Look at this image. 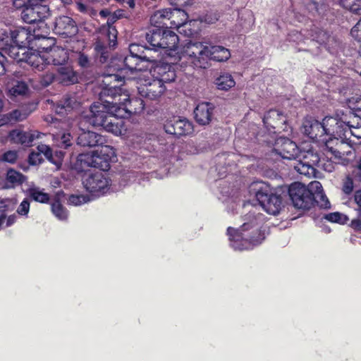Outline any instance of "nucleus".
<instances>
[{
	"label": "nucleus",
	"mask_w": 361,
	"mask_h": 361,
	"mask_svg": "<svg viewBox=\"0 0 361 361\" xmlns=\"http://www.w3.org/2000/svg\"><path fill=\"white\" fill-rule=\"evenodd\" d=\"M100 92L102 99L109 97V99H105V102L112 104L110 109L123 120L133 114H140L145 109V103L142 98L138 97H130L128 94H122V89L116 85H111V83L106 84Z\"/></svg>",
	"instance_id": "obj_1"
},
{
	"label": "nucleus",
	"mask_w": 361,
	"mask_h": 361,
	"mask_svg": "<svg viewBox=\"0 0 361 361\" xmlns=\"http://www.w3.org/2000/svg\"><path fill=\"white\" fill-rule=\"evenodd\" d=\"M105 99H109V97H105L102 99L99 94V99L101 102H94L90 106V114L85 116L84 118L92 126L102 127L107 132L116 135H120L124 127V121L119 118L110 109L112 108V104L105 102Z\"/></svg>",
	"instance_id": "obj_2"
},
{
	"label": "nucleus",
	"mask_w": 361,
	"mask_h": 361,
	"mask_svg": "<svg viewBox=\"0 0 361 361\" xmlns=\"http://www.w3.org/2000/svg\"><path fill=\"white\" fill-rule=\"evenodd\" d=\"M208 45L204 42L191 41L186 44L184 52L178 54L174 61H169L173 65L179 63L180 68L188 66L193 68H205L204 66L206 61L207 53H208Z\"/></svg>",
	"instance_id": "obj_3"
},
{
	"label": "nucleus",
	"mask_w": 361,
	"mask_h": 361,
	"mask_svg": "<svg viewBox=\"0 0 361 361\" xmlns=\"http://www.w3.org/2000/svg\"><path fill=\"white\" fill-rule=\"evenodd\" d=\"M264 231V227L258 228L257 231H255V228L242 231V229L228 227L227 235L234 249L243 250L249 249L250 246L261 244L265 238Z\"/></svg>",
	"instance_id": "obj_4"
},
{
	"label": "nucleus",
	"mask_w": 361,
	"mask_h": 361,
	"mask_svg": "<svg viewBox=\"0 0 361 361\" xmlns=\"http://www.w3.org/2000/svg\"><path fill=\"white\" fill-rule=\"evenodd\" d=\"M324 123L326 125L328 137L331 139V137L341 138H347L348 134L357 138V141H353L355 144L361 145V136L356 135L352 131V126L350 121H342L337 119L332 116H326L324 118Z\"/></svg>",
	"instance_id": "obj_5"
},
{
	"label": "nucleus",
	"mask_w": 361,
	"mask_h": 361,
	"mask_svg": "<svg viewBox=\"0 0 361 361\" xmlns=\"http://www.w3.org/2000/svg\"><path fill=\"white\" fill-rule=\"evenodd\" d=\"M49 16L48 6L43 5L40 0H27L21 11V18L29 24L41 22Z\"/></svg>",
	"instance_id": "obj_6"
},
{
	"label": "nucleus",
	"mask_w": 361,
	"mask_h": 361,
	"mask_svg": "<svg viewBox=\"0 0 361 361\" xmlns=\"http://www.w3.org/2000/svg\"><path fill=\"white\" fill-rule=\"evenodd\" d=\"M321 157L313 149L307 151H300L298 163L295 166V169L302 175L307 177H315L317 166L321 161Z\"/></svg>",
	"instance_id": "obj_7"
},
{
	"label": "nucleus",
	"mask_w": 361,
	"mask_h": 361,
	"mask_svg": "<svg viewBox=\"0 0 361 361\" xmlns=\"http://www.w3.org/2000/svg\"><path fill=\"white\" fill-rule=\"evenodd\" d=\"M272 140H264L267 145H273V151L283 159H296L300 149L296 143L288 137L271 136Z\"/></svg>",
	"instance_id": "obj_8"
},
{
	"label": "nucleus",
	"mask_w": 361,
	"mask_h": 361,
	"mask_svg": "<svg viewBox=\"0 0 361 361\" xmlns=\"http://www.w3.org/2000/svg\"><path fill=\"white\" fill-rule=\"evenodd\" d=\"M288 195L293 206L298 209L309 210L314 206L312 195L306 186L300 182H294L290 185Z\"/></svg>",
	"instance_id": "obj_9"
},
{
	"label": "nucleus",
	"mask_w": 361,
	"mask_h": 361,
	"mask_svg": "<svg viewBox=\"0 0 361 361\" xmlns=\"http://www.w3.org/2000/svg\"><path fill=\"white\" fill-rule=\"evenodd\" d=\"M257 200L268 214L276 215L282 204V197L273 193L268 185L260 187L255 193Z\"/></svg>",
	"instance_id": "obj_10"
},
{
	"label": "nucleus",
	"mask_w": 361,
	"mask_h": 361,
	"mask_svg": "<svg viewBox=\"0 0 361 361\" xmlns=\"http://www.w3.org/2000/svg\"><path fill=\"white\" fill-rule=\"evenodd\" d=\"M263 123L272 136L288 131L287 116L278 109L269 110L263 117Z\"/></svg>",
	"instance_id": "obj_11"
},
{
	"label": "nucleus",
	"mask_w": 361,
	"mask_h": 361,
	"mask_svg": "<svg viewBox=\"0 0 361 361\" xmlns=\"http://www.w3.org/2000/svg\"><path fill=\"white\" fill-rule=\"evenodd\" d=\"M164 129L167 134L180 137L192 133L193 126L187 118L173 116L166 120Z\"/></svg>",
	"instance_id": "obj_12"
},
{
	"label": "nucleus",
	"mask_w": 361,
	"mask_h": 361,
	"mask_svg": "<svg viewBox=\"0 0 361 361\" xmlns=\"http://www.w3.org/2000/svg\"><path fill=\"white\" fill-rule=\"evenodd\" d=\"M305 133L313 141L325 144L329 147L328 142L331 140L328 137L324 118L322 122L316 119L306 120L303 124Z\"/></svg>",
	"instance_id": "obj_13"
},
{
	"label": "nucleus",
	"mask_w": 361,
	"mask_h": 361,
	"mask_svg": "<svg viewBox=\"0 0 361 361\" xmlns=\"http://www.w3.org/2000/svg\"><path fill=\"white\" fill-rule=\"evenodd\" d=\"M111 180L102 172L92 173L83 181L86 190L92 194H104L109 189Z\"/></svg>",
	"instance_id": "obj_14"
},
{
	"label": "nucleus",
	"mask_w": 361,
	"mask_h": 361,
	"mask_svg": "<svg viewBox=\"0 0 361 361\" xmlns=\"http://www.w3.org/2000/svg\"><path fill=\"white\" fill-rule=\"evenodd\" d=\"M178 37L173 31L168 30L167 28L164 31L163 39L161 40L160 49H167V59H165L166 65H173L169 61H174L175 58L177 57L178 52H176V48L178 43Z\"/></svg>",
	"instance_id": "obj_15"
},
{
	"label": "nucleus",
	"mask_w": 361,
	"mask_h": 361,
	"mask_svg": "<svg viewBox=\"0 0 361 361\" xmlns=\"http://www.w3.org/2000/svg\"><path fill=\"white\" fill-rule=\"evenodd\" d=\"M40 133L37 131H24L14 129L9 131L6 140L11 144L20 145L23 147H30L35 139L39 137Z\"/></svg>",
	"instance_id": "obj_16"
},
{
	"label": "nucleus",
	"mask_w": 361,
	"mask_h": 361,
	"mask_svg": "<svg viewBox=\"0 0 361 361\" xmlns=\"http://www.w3.org/2000/svg\"><path fill=\"white\" fill-rule=\"evenodd\" d=\"M54 31L64 37H71L77 34L78 27L71 18L62 16L56 19Z\"/></svg>",
	"instance_id": "obj_17"
},
{
	"label": "nucleus",
	"mask_w": 361,
	"mask_h": 361,
	"mask_svg": "<svg viewBox=\"0 0 361 361\" xmlns=\"http://www.w3.org/2000/svg\"><path fill=\"white\" fill-rule=\"evenodd\" d=\"M165 90L164 85L156 78H154L152 82L138 87L140 96L151 100L158 99L164 92Z\"/></svg>",
	"instance_id": "obj_18"
},
{
	"label": "nucleus",
	"mask_w": 361,
	"mask_h": 361,
	"mask_svg": "<svg viewBox=\"0 0 361 361\" xmlns=\"http://www.w3.org/2000/svg\"><path fill=\"white\" fill-rule=\"evenodd\" d=\"M215 106L211 102L199 103L195 110V120L201 126H206L210 123L214 116Z\"/></svg>",
	"instance_id": "obj_19"
},
{
	"label": "nucleus",
	"mask_w": 361,
	"mask_h": 361,
	"mask_svg": "<svg viewBox=\"0 0 361 361\" xmlns=\"http://www.w3.org/2000/svg\"><path fill=\"white\" fill-rule=\"evenodd\" d=\"M27 180V177L20 171L10 168L7 170L6 177L0 178V188L2 189H13L21 185Z\"/></svg>",
	"instance_id": "obj_20"
},
{
	"label": "nucleus",
	"mask_w": 361,
	"mask_h": 361,
	"mask_svg": "<svg viewBox=\"0 0 361 361\" xmlns=\"http://www.w3.org/2000/svg\"><path fill=\"white\" fill-rule=\"evenodd\" d=\"M106 138L93 131H82L77 139V144L82 147H102L106 143Z\"/></svg>",
	"instance_id": "obj_21"
},
{
	"label": "nucleus",
	"mask_w": 361,
	"mask_h": 361,
	"mask_svg": "<svg viewBox=\"0 0 361 361\" xmlns=\"http://www.w3.org/2000/svg\"><path fill=\"white\" fill-rule=\"evenodd\" d=\"M244 223L239 229L242 231H248L251 228H255L257 231L258 228H263L265 223L264 215L256 212L255 211H250L243 216Z\"/></svg>",
	"instance_id": "obj_22"
},
{
	"label": "nucleus",
	"mask_w": 361,
	"mask_h": 361,
	"mask_svg": "<svg viewBox=\"0 0 361 361\" xmlns=\"http://www.w3.org/2000/svg\"><path fill=\"white\" fill-rule=\"evenodd\" d=\"M109 150H111V149L108 145H104L99 152H93L94 168L99 169L103 171H107L110 169L111 156L109 154L108 152Z\"/></svg>",
	"instance_id": "obj_23"
},
{
	"label": "nucleus",
	"mask_w": 361,
	"mask_h": 361,
	"mask_svg": "<svg viewBox=\"0 0 361 361\" xmlns=\"http://www.w3.org/2000/svg\"><path fill=\"white\" fill-rule=\"evenodd\" d=\"M131 73L137 71H149L153 78L159 79L162 84L173 82L176 78V69H129Z\"/></svg>",
	"instance_id": "obj_24"
},
{
	"label": "nucleus",
	"mask_w": 361,
	"mask_h": 361,
	"mask_svg": "<svg viewBox=\"0 0 361 361\" xmlns=\"http://www.w3.org/2000/svg\"><path fill=\"white\" fill-rule=\"evenodd\" d=\"M77 105L75 97L70 95H65L57 103L53 104V109L55 113L60 116H65L71 111Z\"/></svg>",
	"instance_id": "obj_25"
},
{
	"label": "nucleus",
	"mask_w": 361,
	"mask_h": 361,
	"mask_svg": "<svg viewBox=\"0 0 361 361\" xmlns=\"http://www.w3.org/2000/svg\"><path fill=\"white\" fill-rule=\"evenodd\" d=\"M230 57V51L222 46L209 45L208 47V53H207L206 61L209 59L222 62L227 61Z\"/></svg>",
	"instance_id": "obj_26"
},
{
	"label": "nucleus",
	"mask_w": 361,
	"mask_h": 361,
	"mask_svg": "<svg viewBox=\"0 0 361 361\" xmlns=\"http://www.w3.org/2000/svg\"><path fill=\"white\" fill-rule=\"evenodd\" d=\"M30 38V33L25 28L16 29L11 32V39L8 42L25 49L28 45Z\"/></svg>",
	"instance_id": "obj_27"
},
{
	"label": "nucleus",
	"mask_w": 361,
	"mask_h": 361,
	"mask_svg": "<svg viewBox=\"0 0 361 361\" xmlns=\"http://www.w3.org/2000/svg\"><path fill=\"white\" fill-rule=\"evenodd\" d=\"M173 14L171 8H164L154 12L150 18V23L154 27L168 28L167 25L164 23L165 20H169Z\"/></svg>",
	"instance_id": "obj_28"
},
{
	"label": "nucleus",
	"mask_w": 361,
	"mask_h": 361,
	"mask_svg": "<svg viewBox=\"0 0 361 361\" xmlns=\"http://www.w3.org/2000/svg\"><path fill=\"white\" fill-rule=\"evenodd\" d=\"M0 49L8 54L11 58L17 62H22L25 60L23 57H20L19 54V49H23L16 47V44L8 42V37L6 39L0 38Z\"/></svg>",
	"instance_id": "obj_29"
},
{
	"label": "nucleus",
	"mask_w": 361,
	"mask_h": 361,
	"mask_svg": "<svg viewBox=\"0 0 361 361\" xmlns=\"http://www.w3.org/2000/svg\"><path fill=\"white\" fill-rule=\"evenodd\" d=\"M165 28L152 27L146 34V39L152 49L160 48V42L164 34Z\"/></svg>",
	"instance_id": "obj_30"
},
{
	"label": "nucleus",
	"mask_w": 361,
	"mask_h": 361,
	"mask_svg": "<svg viewBox=\"0 0 361 361\" xmlns=\"http://www.w3.org/2000/svg\"><path fill=\"white\" fill-rule=\"evenodd\" d=\"M307 35L309 37L306 40L308 44L316 42L320 45H324L328 39L329 34L319 27H314L308 32Z\"/></svg>",
	"instance_id": "obj_31"
},
{
	"label": "nucleus",
	"mask_w": 361,
	"mask_h": 361,
	"mask_svg": "<svg viewBox=\"0 0 361 361\" xmlns=\"http://www.w3.org/2000/svg\"><path fill=\"white\" fill-rule=\"evenodd\" d=\"M28 91V86L25 82L17 81L16 84L8 90L7 96L11 100H14V99L18 96H25L27 94Z\"/></svg>",
	"instance_id": "obj_32"
},
{
	"label": "nucleus",
	"mask_w": 361,
	"mask_h": 361,
	"mask_svg": "<svg viewBox=\"0 0 361 361\" xmlns=\"http://www.w3.org/2000/svg\"><path fill=\"white\" fill-rule=\"evenodd\" d=\"M51 209L54 215L60 220H66L68 216V212L61 204L59 197H55L51 204Z\"/></svg>",
	"instance_id": "obj_33"
},
{
	"label": "nucleus",
	"mask_w": 361,
	"mask_h": 361,
	"mask_svg": "<svg viewBox=\"0 0 361 361\" xmlns=\"http://www.w3.org/2000/svg\"><path fill=\"white\" fill-rule=\"evenodd\" d=\"M29 197L32 200L42 203L47 204L50 200V196L48 193L44 192L39 188L33 187L27 189Z\"/></svg>",
	"instance_id": "obj_34"
},
{
	"label": "nucleus",
	"mask_w": 361,
	"mask_h": 361,
	"mask_svg": "<svg viewBox=\"0 0 361 361\" xmlns=\"http://www.w3.org/2000/svg\"><path fill=\"white\" fill-rule=\"evenodd\" d=\"M94 156L92 154H80L76 160L75 166L78 171H85L87 167H93Z\"/></svg>",
	"instance_id": "obj_35"
},
{
	"label": "nucleus",
	"mask_w": 361,
	"mask_h": 361,
	"mask_svg": "<svg viewBox=\"0 0 361 361\" xmlns=\"http://www.w3.org/2000/svg\"><path fill=\"white\" fill-rule=\"evenodd\" d=\"M142 49V47H140L137 44H131L129 47V51L130 53V56L132 58H139L141 61H147L151 63V68H158V61L157 59L147 58L146 56H142L140 54L142 52L140 49Z\"/></svg>",
	"instance_id": "obj_36"
},
{
	"label": "nucleus",
	"mask_w": 361,
	"mask_h": 361,
	"mask_svg": "<svg viewBox=\"0 0 361 361\" xmlns=\"http://www.w3.org/2000/svg\"><path fill=\"white\" fill-rule=\"evenodd\" d=\"M67 59L68 56L64 50L54 51L51 54V59L49 57L46 59V63L48 65L62 66L65 64Z\"/></svg>",
	"instance_id": "obj_37"
},
{
	"label": "nucleus",
	"mask_w": 361,
	"mask_h": 361,
	"mask_svg": "<svg viewBox=\"0 0 361 361\" xmlns=\"http://www.w3.org/2000/svg\"><path fill=\"white\" fill-rule=\"evenodd\" d=\"M215 84L219 90H228L232 87H234L235 82L230 74L221 75L216 79Z\"/></svg>",
	"instance_id": "obj_38"
},
{
	"label": "nucleus",
	"mask_w": 361,
	"mask_h": 361,
	"mask_svg": "<svg viewBox=\"0 0 361 361\" xmlns=\"http://www.w3.org/2000/svg\"><path fill=\"white\" fill-rule=\"evenodd\" d=\"M306 188H307L308 191H310V192L312 195L314 205L317 202V198H323L325 197L324 195L322 185L319 181L314 180L310 182L308 185L306 186Z\"/></svg>",
	"instance_id": "obj_39"
},
{
	"label": "nucleus",
	"mask_w": 361,
	"mask_h": 361,
	"mask_svg": "<svg viewBox=\"0 0 361 361\" xmlns=\"http://www.w3.org/2000/svg\"><path fill=\"white\" fill-rule=\"evenodd\" d=\"M328 7L326 0H310L307 4V9L310 12H315L319 15L324 14Z\"/></svg>",
	"instance_id": "obj_40"
},
{
	"label": "nucleus",
	"mask_w": 361,
	"mask_h": 361,
	"mask_svg": "<svg viewBox=\"0 0 361 361\" xmlns=\"http://www.w3.org/2000/svg\"><path fill=\"white\" fill-rule=\"evenodd\" d=\"M60 71L61 82L64 85L74 84L78 82V75L74 69H58Z\"/></svg>",
	"instance_id": "obj_41"
},
{
	"label": "nucleus",
	"mask_w": 361,
	"mask_h": 361,
	"mask_svg": "<svg viewBox=\"0 0 361 361\" xmlns=\"http://www.w3.org/2000/svg\"><path fill=\"white\" fill-rule=\"evenodd\" d=\"M323 219L329 222L336 223L341 225L345 224L348 221V217L346 215L338 212L326 214L324 216Z\"/></svg>",
	"instance_id": "obj_42"
},
{
	"label": "nucleus",
	"mask_w": 361,
	"mask_h": 361,
	"mask_svg": "<svg viewBox=\"0 0 361 361\" xmlns=\"http://www.w3.org/2000/svg\"><path fill=\"white\" fill-rule=\"evenodd\" d=\"M102 30L106 32V37L109 39V45L110 47H114L116 45L118 32L115 26H107L104 25L102 26Z\"/></svg>",
	"instance_id": "obj_43"
},
{
	"label": "nucleus",
	"mask_w": 361,
	"mask_h": 361,
	"mask_svg": "<svg viewBox=\"0 0 361 361\" xmlns=\"http://www.w3.org/2000/svg\"><path fill=\"white\" fill-rule=\"evenodd\" d=\"M340 4L344 8L353 13H357L361 10V1L360 0H341Z\"/></svg>",
	"instance_id": "obj_44"
},
{
	"label": "nucleus",
	"mask_w": 361,
	"mask_h": 361,
	"mask_svg": "<svg viewBox=\"0 0 361 361\" xmlns=\"http://www.w3.org/2000/svg\"><path fill=\"white\" fill-rule=\"evenodd\" d=\"M5 116L6 117V120L9 122L20 121L26 118V114H23L21 111L18 109L13 110L6 114Z\"/></svg>",
	"instance_id": "obj_45"
},
{
	"label": "nucleus",
	"mask_w": 361,
	"mask_h": 361,
	"mask_svg": "<svg viewBox=\"0 0 361 361\" xmlns=\"http://www.w3.org/2000/svg\"><path fill=\"white\" fill-rule=\"evenodd\" d=\"M87 200L88 198L86 195L72 194L68 197V203L71 205L78 206L85 203Z\"/></svg>",
	"instance_id": "obj_46"
},
{
	"label": "nucleus",
	"mask_w": 361,
	"mask_h": 361,
	"mask_svg": "<svg viewBox=\"0 0 361 361\" xmlns=\"http://www.w3.org/2000/svg\"><path fill=\"white\" fill-rule=\"evenodd\" d=\"M339 45V41L335 37L331 36L329 35L328 36V39L324 44L326 49L331 53L336 52Z\"/></svg>",
	"instance_id": "obj_47"
},
{
	"label": "nucleus",
	"mask_w": 361,
	"mask_h": 361,
	"mask_svg": "<svg viewBox=\"0 0 361 361\" xmlns=\"http://www.w3.org/2000/svg\"><path fill=\"white\" fill-rule=\"evenodd\" d=\"M319 169L324 170L326 172H332L334 170V164L331 160L322 157L321 161H319V164L317 166V171Z\"/></svg>",
	"instance_id": "obj_48"
},
{
	"label": "nucleus",
	"mask_w": 361,
	"mask_h": 361,
	"mask_svg": "<svg viewBox=\"0 0 361 361\" xmlns=\"http://www.w3.org/2000/svg\"><path fill=\"white\" fill-rule=\"evenodd\" d=\"M354 188V182L353 179L348 176L345 180H343L342 185V191L346 195H350L352 194Z\"/></svg>",
	"instance_id": "obj_49"
},
{
	"label": "nucleus",
	"mask_w": 361,
	"mask_h": 361,
	"mask_svg": "<svg viewBox=\"0 0 361 361\" xmlns=\"http://www.w3.org/2000/svg\"><path fill=\"white\" fill-rule=\"evenodd\" d=\"M125 16V11L122 9H118L114 11L113 13H111L109 18L107 20L106 25L107 26H114V24L118 20L123 18Z\"/></svg>",
	"instance_id": "obj_50"
},
{
	"label": "nucleus",
	"mask_w": 361,
	"mask_h": 361,
	"mask_svg": "<svg viewBox=\"0 0 361 361\" xmlns=\"http://www.w3.org/2000/svg\"><path fill=\"white\" fill-rule=\"evenodd\" d=\"M17 159V152L15 151L8 150L1 155L0 161L14 164L16 161Z\"/></svg>",
	"instance_id": "obj_51"
},
{
	"label": "nucleus",
	"mask_w": 361,
	"mask_h": 361,
	"mask_svg": "<svg viewBox=\"0 0 361 361\" xmlns=\"http://www.w3.org/2000/svg\"><path fill=\"white\" fill-rule=\"evenodd\" d=\"M30 203L27 198H25L17 209V213L20 216H27L30 211Z\"/></svg>",
	"instance_id": "obj_52"
},
{
	"label": "nucleus",
	"mask_w": 361,
	"mask_h": 361,
	"mask_svg": "<svg viewBox=\"0 0 361 361\" xmlns=\"http://www.w3.org/2000/svg\"><path fill=\"white\" fill-rule=\"evenodd\" d=\"M28 161L31 165H37L43 161V157L40 152H32L28 157Z\"/></svg>",
	"instance_id": "obj_53"
},
{
	"label": "nucleus",
	"mask_w": 361,
	"mask_h": 361,
	"mask_svg": "<svg viewBox=\"0 0 361 361\" xmlns=\"http://www.w3.org/2000/svg\"><path fill=\"white\" fill-rule=\"evenodd\" d=\"M350 34L355 40L361 43V19L351 29Z\"/></svg>",
	"instance_id": "obj_54"
},
{
	"label": "nucleus",
	"mask_w": 361,
	"mask_h": 361,
	"mask_svg": "<svg viewBox=\"0 0 361 361\" xmlns=\"http://www.w3.org/2000/svg\"><path fill=\"white\" fill-rule=\"evenodd\" d=\"M55 77L53 74L47 73L42 76L40 79V84L42 87H46L49 86L54 80Z\"/></svg>",
	"instance_id": "obj_55"
},
{
	"label": "nucleus",
	"mask_w": 361,
	"mask_h": 361,
	"mask_svg": "<svg viewBox=\"0 0 361 361\" xmlns=\"http://www.w3.org/2000/svg\"><path fill=\"white\" fill-rule=\"evenodd\" d=\"M353 175L355 180L359 183H361V157H360L356 161Z\"/></svg>",
	"instance_id": "obj_56"
},
{
	"label": "nucleus",
	"mask_w": 361,
	"mask_h": 361,
	"mask_svg": "<svg viewBox=\"0 0 361 361\" xmlns=\"http://www.w3.org/2000/svg\"><path fill=\"white\" fill-rule=\"evenodd\" d=\"M354 111L356 114H351L354 118L356 119V126H361V101L356 104L354 108Z\"/></svg>",
	"instance_id": "obj_57"
},
{
	"label": "nucleus",
	"mask_w": 361,
	"mask_h": 361,
	"mask_svg": "<svg viewBox=\"0 0 361 361\" xmlns=\"http://www.w3.org/2000/svg\"><path fill=\"white\" fill-rule=\"evenodd\" d=\"M40 148L45 150L44 157L53 164L54 151L52 149L46 145H40Z\"/></svg>",
	"instance_id": "obj_58"
},
{
	"label": "nucleus",
	"mask_w": 361,
	"mask_h": 361,
	"mask_svg": "<svg viewBox=\"0 0 361 361\" xmlns=\"http://www.w3.org/2000/svg\"><path fill=\"white\" fill-rule=\"evenodd\" d=\"M289 40L295 42L298 45L303 41V35L300 32L293 31L289 34Z\"/></svg>",
	"instance_id": "obj_59"
},
{
	"label": "nucleus",
	"mask_w": 361,
	"mask_h": 361,
	"mask_svg": "<svg viewBox=\"0 0 361 361\" xmlns=\"http://www.w3.org/2000/svg\"><path fill=\"white\" fill-rule=\"evenodd\" d=\"M64 152L61 150H55L54 152V160L53 164L59 166L61 165L64 157Z\"/></svg>",
	"instance_id": "obj_60"
},
{
	"label": "nucleus",
	"mask_w": 361,
	"mask_h": 361,
	"mask_svg": "<svg viewBox=\"0 0 361 361\" xmlns=\"http://www.w3.org/2000/svg\"><path fill=\"white\" fill-rule=\"evenodd\" d=\"M78 64L82 68L89 65V59L84 53H79L77 58Z\"/></svg>",
	"instance_id": "obj_61"
},
{
	"label": "nucleus",
	"mask_w": 361,
	"mask_h": 361,
	"mask_svg": "<svg viewBox=\"0 0 361 361\" xmlns=\"http://www.w3.org/2000/svg\"><path fill=\"white\" fill-rule=\"evenodd\" d=\"M61 140H62L61 144V147H63L64 149H68L69 147H71L72 145L70 134L63 135Z\"/></svg>",
	"instance_id": "obj_62"
},
{
	"label": "nucleus",
	"mask_w": 361,
	"mask_h": 361,
	"mask_svg": "<svg viewBox=\"0 0 361 361\" xmlns=\"http://www.w3.org/2000/svg\"><path fill=\"white\" fill-rule=\"evenodd\" d=\"M350 227L356 232H361V219H355L350 222Z\"/></svg>",
	"instance_id": "obj_63"
},
{
	"label": "nucleus",
	"mask_w": 361,
	"mask_h": 361,
	"mask_svg": "<svg viewBox=\"0 0 361 361\" xmlns=\"http://www.w3.org/2000/svg\"><path fill=\"white\" fill-rule=\"evenodd\" d=\"M353 200L357 206L361 204V189L356 190L354 192Z\"/></svg>",
	"instance_id": "obj_64"
}]
</instances>
